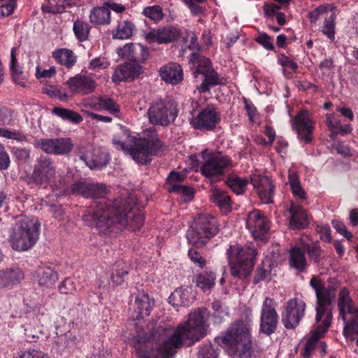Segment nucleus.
Instances as JSON below:
<instances>
[{"mask_svg": "<svg viewBox=\"0 0 358 358\" xmlns=\"http://www.w3.org/2000/svg\"><path fill=\"white\" fill-rule=\"evenodd\" d=\"M74 194H80L85 198H103L108 192L103 184H90L84 182H76L72 187Z\"/></svg>", "mask_w": 358, "mask_h": 358, "instance_id": "4be33fe9", "label": "nucleus"}, {"mask_svg": "<svg viewBox=\"0 0 358 358\" xmlns=\"http://www.w3.org/2000/svg\"><path fill=\"white\" fill-rule=\"evenodd\" d=\"M0 6V17H5L11 15L15 7L16 0H3L0 2H4Z\"/></svg>", "mask_w": 358, "mask_h": 358, "instance_id": "49530a36", "label": "nucleus"}, {"mask_svg": "<svg viewBox=\"0 0 358 358\" xmlns=\"http://www.w3.org/2000/svg\"><path fill=\"white\" fill-rule=\"evenodd\" d=\"M169 303L172 306H185L188 305L185 291L182 288L176 289L169 297Z\"/></svg>", "mask_w": 358, "mask_h": 358, "instance_id": "79ce46f5", "label": "nucleus"}, {"mask_svg": "<svg viewBox=\"0 0 358 358\" xmlns=\"http://www.w3.org/2000/svg\"><path fill=\"white\" fill-rule=\"evenodd\" d=\"M59 290L62 294H73L76 292L75 282L71 278L65 279L59 286Z\"/></svg>", "mask_w": 358, "mask_h": 358, "instance_id": "3c124183", "label": "nucleus"}, {"mask_svg": "<svg viewBox=\"0 0 358 358\" xmlns=\"http://www.w3.org/2000/svg\"><path fill=\"white\" fill-rule=\"evenodd\" d=\"M58 62L68 68L72 67L76 62V56L69 49H61L53 52Z\"/></svg>", "mask_w": 358, "mask_h": 358, "instance_id": "e433bc0d", "label": "nucleus"}, {"mask_svg": "<svg viewBox=\"0 0 358 358\" xmlns=\"http://www.w3.org/2000/svg\"><path fill=\"white\" fill-rule=\"evenodd\" d=\"M334 15L331 13L329 17L326 20L323 27L324 34L329 38H334Z\"/></svg>", "mask_w": 358, "mask_h": 358, "instance_id": "864d4df0", "label": "nucleus"}, {"mask_svg": "<svg viewBox=\"0 0 358 358\" xmlns=\"http://www.w3.org/2000/svg\"><path fill=\"white\" fill-rule=\"evenodd\" d=\"M38 285L43 288L52 287L58 280L57 273L48 267L38 271Z\"/></svg>", "mask_w": 358, "mask_h": 358, "instance_id": "f704fd0d", "label": "nucleus"}, {"mask_svg": "<svg viewBox=\"0 0 358 358\" xmlns=\"http://www.w3.org/2000/svg\"><path fill=\"white\" fill-rule=\"evenodd\" d=\"M128 274L127 269H120L117 270L115 274H113L111 276V280L113 283L116 285H122L124 281L126 276Z\"/></svg>", "mask_w": 358, "mask_h": 358, "instance_id": "6e6d98bb", "label": "nucleus"}, {"mask_svg": "<svg viewBox=\"0 0 358 358\" xmlns=\"http://www.w3.org/2000/svg\"><path fill=\"white\" fill-rule=\"evenodd\" d=\"M67 84L71 92L82 95L92 93L96 87V83L92 78L81 74L71 78Z\"/></svg>", "mask_w": 358, "mask_h": 358, "instance_id": "b1692460", "label": "nucleus"}, {"mask_svg": "<svg viewBox=\"0 0 358 358\" xmlns=\"http://www.w3.org/2000/svg\"><path fill=\"white\" fill-rule=\"evenodd\" d=\"M304 248L309 257L313 259L314 262L318 263L322 255V250L320 247L316 243H313L311 245L307 244Z\"/></svg>", "mask_w": 358, "mask_h": 358, "instance_id": "de8ad7c7", "label": "nucleus"}, {"mask_svg": "<svg viewBox=\"0 0 358 358\" xmlns=\"http://www.w3.org/2000/svg\"><path fill=\"white\" fill-rule=\"evenodd\" d=\"M314 122L307 110H301L292 121V129L296 132L299 138L305 143L312 141Z\"/></svg>", "mask_w": 358, "mask_h": 358, "instance_id": "dca6fc26", "label": "nucleus"}, {"mask_svg": "<svg viewBox=\"0 0 358 358\" xmlns=\"http://www.w3.org/2000/svg\"><path fill=\"white\" fill-rule=\"evenodd\" d=\"M90 26L88 22L76 20L73 23V31L79 41H85L88 38L90 31Z\"/></svg>", "mask_w": 358, "mask_h": 358, "instance_id": "58836bf2", "label": "nucleus"}, {"mask_svg": "<svg viewBox=\"0 0 358 358\" xmlns=\"http://www.w3.org/2000/svg\"><path fill=\"white\" fill-rule=\"evenodd\" d=\"M218 113L213 105H208L202 109L195 117H192L191 124L198 129H213L218 122Z\"/></svg>", "mask_w": 358, "mask_h": 358, "instance_id": "6ab92c4d", "label": "nucleus"}, {"mask_svg": "<svg viewBox=\"0 0 358 358\" xmlns=\"http://www.w3.org/2000/svg\"><path fill=\"white\" fill-rule=\"evenodd\" d=\"M39 227L36 217H17L8 238L12 248L24 251L31 248L38 239Z\"/></svg>", "mask_w": 358, "mask_h": 358, "instance_id": "20e7f679", "label": "nucleus"}, {"mask_svg": "<svg viewBox=\"0 0 358 358\" xmlns=\"http://www.w3.org/2000/svg\"><path fill=\"white\" fill-rule=\"evenodd\" d=\"M306 307V303L297 299H292L287 302L281 315L282 322L286 329H294L299 324Z\"/></svg>", "mask_w": 358, "mask_h": 358, "instance_id": "ddd939ff", "label": "nucleus"}, {"mask_svg": "<svg viewBox=\"0 0 358 358\" xmlns=\"http://www.w3.org/2000/svg\"><path fill=\"white\" fill-rule=\"evenodd\" d=\"M135 24L129 20H123L118 23L116 29L113 31V38L115 39H128L136 31Z\"/></svg>", "mask_w": 358, "mask_h": 358, "instance_id": "72a5a7b5", "label": "nucleus"}, {"mask_svg": "<svg viewBox=\"0 0 358 358\" xmlns=\"http://www.w3.org/2000/svg\"><path fill=\"white\" fill-rule=\"evenodd\" d=\"M129 139H132V137L129 135L124 134L122 137L115 136L113 139V143L117 149L128 152L131 143Z\"/></svg>", "mask_w": 358, "mask_h": 358, "instance_id": "a18cd8bd", "label": "nucleus"}, {"mask_svg": "<svg viewBox=\"0 0 358 358\" xmlns=\"http://www.w3.org/2000/svg\"><path fill=\"white\" fill-rule=\"evenodd\" d=\"M208 311L199 308L189 314L188 320L173 329L171 327H159L157 333L161 342L156 345L157 355L151 353L143 345H136V349L139 358H168L173 356L183 345H192L203 338L206 333Z\"/></svg>", "mask_w": 358, "mask_h": 358, "instance_id": "f257e3e1", "label": "nucleus"}, {"mask_svg": "<svg viewBox=\"0 0 358 358\" xmlns=\"http://www.w3.org/2000/svg\"><path fill=\"white\" fill-rule=\"evenodd\" d=\"M117 52L122 58L127 59L132 63L136 64L144 62L148 56L147 49L138 43H127L122 48H118Z\"/></svg>", "mask_w": 358, "mask_h": 358, "instance_id": "5701e85b", "label": "nucleus"}, {"mask_svg": "<svg viewBox=\"0 0 358 358\" xmlns=\"http://www.w3.org/2000/svg\"><path fill=\"white\" fill-rule=\"evenodd\" d=\"M331 223L333 227L347 239L350 240L352 238V234L347 230L345 225L343 222L335 220H332Z\"/></svg>", "mask_w": 358, "mask_h": 358, "instance_id": "5fc2aeb1", "label": "nucleus"}, {"mask_svg": "<svg viewBox=\"0 0 358 358\" xmlns=\"http://www.w3.org/2000/svg\"><path fill=\"white\" fill-rule=\"evenodd\" d=\"M15 52H16V48H13L10 51V71H12L13 74L20 75V73H22V71L18 68V62L16 59Z\"/></svg>", "mask_w": 358, "mask_h": 358, "instance_id": "bf43d9fd", "label": "nucleus"}, {"mask_svg": "<svg viewBox=\"0 0 358 358\" xmlns=\"http://www.w3.org/2000/svg\"><path fill=\"white\" fill-rule=\"evenodd\" d=\"M177 34L175 31L169 27H161L152 29L145 34V38L148 43H166L176 39Z\"/></svg>", "mask_w": 358, "mask_h": 358, "instance_id": "bb28decb", "label": "nucleus"}, {"mask_svg": "<svg viewBox=\"0 0 358 358\" xmlns=\"http://www.w3.org/2000/svg\"><path fill=\"white\" fill-rule=\"evenodd\" d=\"M129 142L128 152L134 160L142 164L150 162L152 155L157 154L162 148L155 130L152 129L145 131L140 138L132 137Z\"/></svg>", "mask_w": 358, "mask_h": 358, "instance_id": "423d86ee", "label": "nucleus"}, {"mask_svg": "<svg viewBox=\"0 0 358 358\" xmlns=\"http://www.w3.org/2000/svg\"><path fill=\"white\" fill-rule=\"evenodd\" d=\"M210 199L224 213L229 212L231 209V201L230 196L223 190L213 187L211 190Z\"/></svg>", "mask_w": 358, "mask_h": 358, "instance_id": "7c9ffc66", "label": "nucleus"}, {"mask_svg": "<svg viewBox=\"0 0 358 358\" xmlns=\"http://www.w3.org/2000/svg\"><path fill=\"white\" fill-rule=\"evenodd\" d=\"M0 136L8 138V139H15L17 141H22L23 137L20 135L19 132L13 131L6 129L0 127Z\"/></svg>", "mask_w": 358, "mask_h": 358, "instance_id": "0e129e2a", "label": "nucleus"}, {"mask_svg": "<svg viewBox=\"0 0 358 358\" xmlns=\"http://www.w3.org/2000/svg\"><path fill=\"white\" fill-rule=\"evenodd\" d=\"M10 164V158L8 155L5 150L4 147L0 145V169H6Z\"/></svg>", "mask_w": 358, "mask_h": 358, "instance_id": "e2e57ef3", "label": "nucleus"}, {"mask_svg": "<svg viewBox=\"0 0 358 358\" xmlns=\"http://www.w3.org/2000/svg\"><path fill=\"white\" fill-rule=\"evenodd\" d=\"M52 113L63 120L75 124H78L83 120V117L79 113L69 109L55 107L52 109Z\"/></svg>", "mask_w": 358, "mask_h": 358, "instance_id": "ea45409f", "label": "nucleus"}, {"mask_svg": "<svg viewBox=\"0 0 358 358\" xmlns=\"http://www.w3.org/2000/svg\"><path fill=\"white\" fill-rule=\"evenodd\" d=\"M142 67L136 63H125L120 65L115 71L113 76V80L115 83H120L122 80L134 79L135 76L141 74Z\"/></svg>", "mask_w": 358, "mask_h": 358, "instance_id": "393cba45", "label": "nucleus"}, {"mask_svg": "<svg viewBox=\"0 0 358 358\" xmlns=\"http://www.w3.org/2000/svg\"><path fill=\"white\" fill-rule=\"evenodd\" d=\"M14 155L19 160L26 162L29 159V150L25 148H16Z\"/></svg>", "mask_w": 358, "mask_h": 358, "instance_id": "338daca9", "label": "nucleus"}, {"mask_svg": "<svg viewBox=\"0 0 358 358\" xmlns=\"http://www.w3.org/2000/svg\"><path fill=\"white\" fill-rule=\"evenodd\" d=\"M80 158L90 169H101L109 161L108 155L101 149H95L89 146L85 151H80Z\"/></svg>", "mask_w": 358, "mask_h": 358, "instance_id": "aec40b11", "label": "nucleus"}, {"mask_svg": "<svg viewBox=\"0 0 358 358\" xmlns=\"http://www.w3.org/2000/svg\"><path fill=\"white\" fill-rule=\"evenodd\" d=\"M90 20L95 24H109L111 22L110 11L106 5L94 8L90 14Z\"/></svg>", "mask_w": 358, "mask_h": 358, "instance_id": "2f4dec72", "label": "nucleus"}, {"mask_svg": "<svg viewBox=\"0 0 358 358\" xmlns=\"http://www.w3.org/2000/svg\"><path fill=\"white\" fill-rule=\"evenodd\" d=\"M143 14L155 21L162 20L164 16L162 9L159 6L146 7L143 9Z\"/></svg>", "mask_w": 358, "mask_h": 358, "instance_id": "37998d69", "label": "nucleus"}, {"mask_svg": "<svg viewBox=\"0 0 358 358\" xmlns=\"http://www.w3.org/2000/svg\"><path fill=\"white\" fill-rule=\"evenodd\" d=\"M288 182L294 196L300 199H305L306 192L301 187L299 178L295 171H289Z\"/></svg>", "mask_w": 358, "mask_h": 358, "instance_id": "4c0bfd02", "label": "nucleus"}, {"mask_svg": "<svg viewBox=\"0 0 358 358\" xmlns=\"http://www.w3.org/2000/svg\"><path fill=\"white\" fill-rule=\"evenodd\" d=\"M289 264L295 269L302 271L307 266L305 252L299 248L294 247L290 250Z\"/></svg>", "mask_w": 358, "mask_h": 358, "instance_id": "c9c22d12", "label": "nucleus"}, {"mask_svg": "<svg viewBox=\"0 0 358 358\" xmlns=\"http://www.w3.org/2000/svg\"><path fill=\"white\" fill-rule=\"evenodd\" d=\"M109 66V62L104 57H96L90 61L88 68L94 71L105 69Z\"/></svg>", "mask_w": 358, "mask_h": 358, "instance_id": "8fccbe9b", "label": "nucleus"}, {"mask_svg": "<svg viewBox=\"0 0 358 358\" xmlns=\"http://www.w3.org/2000/svg\"><path fill=\"white\" fill-rule=\"evenodd\" d=\"M218 231L217 220L208 214H202L194 219L186 236L188 241L196 247H202Z\"/></svg>", "mask_w": 358, "mask_h": 358, "instance_id": "6e6552de", "label": "nucleus"}, {"mask_svg": "<svg viewBox=\"0 0 358 358\" xmlns=\"http://www.w3.org/2000/svg\"><path fill=\"white\" fill-rule=\"evenodd\" d=\"M250 182L264 203H273L275 186L268 176L254 174L250 176Z\"/></svg>", "mask_w": 358, "mask_h": 358, "instance_id": "a211bd4d", "label": "nucleus"}, {"mask_svg": "<svg viewBox=\"0 0 358 358\" xmlns=\"http://www.w3.org/2000/svg\"><path fill=\"white\" fill-rule=\"evenodd\" d=\"M317 231L320 234V237L322 240L326 242H330L331 240V230L329 226L322 225L317 226Z\"/></svg>", "mask_w": 358, "mask_h": 358, "instance_id": "680f3d73", "label": "nucleus"}, {"mask_svg": "<svg viewBox=\"0 0 358 358\" xmlns=\"http://www.w3.org/2000/svg\"><path fill=\"white\" fill-rule=\"evenodd\" d=\"M257 252L255 248L230 246L227 250V258L233 276L243 278L248 276L253 268Z\"/></svg>", "mask_w": 358, "mask_h": 358, "instance_id": "0eeeda50", "label": "nucleus"}, {"mask_svg": "<svg viewBox=\"0 0 358 358\" xmlns=\"http://www.w3.org/2000/svg\"><path fill=\"white\" fill-rule=\"evenodd\" d=\"M188 255L190 259L199 267H203L206 265V260L201 257V255L194 250H189Z\"/></svg>", "mask_w": 358, "mask_h": 358, "instance_id": "052dcab7", "label": "nucleus"}, {"mask_svg": "<svg viewBox=\"0 0 358 358\" xmlns=\"http://www.w3.org/2000/svg\"><path fill=\"white\" fill-rule=\"evenodd\" d=\"M327 125L330 130L333 131L341 127V122L334 115H329L327 117Z\"/></svg>", "mask_w": 358, "mask_h": 358, "instance_id": "774afa93", "label": "nucleus"}, {"mask_svg": "<svg viewBox=\"0 0 358 358\" xmlns=\"http://www.w3.org/2000/svg\"><path fill=\"white\" fill-rule=\"evenodd\" d=\"M289 227L292 229L305 228L308 224V215L300 206L292 204L289 208Z\"/></svg>", "mask_w": 358, "mask_h": 358, "instance_id": "c85d7f7f", "label": "nucleus"}, {"mask_svg": "<svg viewBox=\"0 0 358 358\" xmlns=\"http://www.w3.org/2000/svg\"><path fill=\"white\" fill-rule=\"evenodd\" d=\"M246 225L255 239L265 240L267 238L269 223L262 212L254 210L248 215Z\"/></svg>", "mask_w": 358, "mask_h": 358, "instance_id": "2eb2a0df", "label": "nucleus"}, {"mask_svg": "<svg viewBox=\"0 0 358 358\" xmlns=\"http://www.w3.org/2000/svg\"><path fill=\"white\" fill-rule=\"evenodd\" d=\"M212 308L213 310V315L215 320V322H221V321L228 315L226 308L220 301L213 302Z\"/></svg>", "mask_w": 358, "mask_h": 358, "instance_id": "c03bdc74", "label": "nucleus"}, {"mask_svg": "<svg viewBox=\"0 0 358 358\" xmlns=\"http://www.w3.org/2000/svg\"><path fill=\"white\" fill-rule=\"evenodd\" d=\"M38 146L47 154L62 155L69 153L73 144L69 138H56L41 139Z\"/></svg>", "mask_w": 358, "mask_h": 358, "instance_id": "f3484780", "label": "nucleus"}, {"mask_svg": "<svg viewBox=\"0 0 358 358\" xmlns=\"http://www.w3.org/2000/svg\"><path fill=\"white\" fill-rule=\"evenodd\" d=\"M159 76L167 83L176 85L183 79L182 67L176 63H169L160 68Z\"/></svg>", "mask_w": 358, "mask_h": 358, "instance_id": "a878e982", "label": "nucleus"}, {"mask_svg": "<svg viewBox=\"0 0 358 358\" xmlns=\"http://www.w3.org/2000/svg\"><path fill=\"white\" fill-rule=\"evenodd\" d=\"M24 278L22 271L17 267L0 270V288L19 283Z\"/></svg>", "mask_w": 358, "mask_h": 358, "instance_id": "cd10ccee", "label": "nucleus"}, {"mask_svg": "<svg viewBox=\"0 0 358 358\" xmlns=\"http://www.w3.org/2000/svg\"><path fill=\"white\" fill-rule=\"evenodd\" d=\"M56 175L53 162L48 157H41L34 166L30 181L36 185L46 187L56 178Z\"/></svg>", "mask_w": 358, "mask_h": 358, "instance_id": "f8f14e48", "label": "nucleus"}, {"mask_svg": "<svg viewBox=\"0 0 358 358\" xmlns=\"http://www.w3.org/2000/svg\"><path fill=\"white\" fill-rule=\"evenodd\" d=\"M255 41L267 50H272L274 48L272 38L266 33L259 32Z\"/></svg>", "mask_w": 358, "mask_h": 358, "instance_id": "09e8293b", "label": "nucleus"}, {"mask_svg": "<svg viewBox=\"0 0 358 358\" xmlns=\"http://www.w3.org/2000/svg\"><path fill=\"white\" fill-rule=\"evenodd\" d=\"M178 111L175 101L168 99H159L152 103L148 109L149 121L153 124L169 126L175 121Z\"/></svg>", "mask_w": 358, "mask_h": 358, "instance_id": "9d476101", "label": "nucleus"}, {"mask_svg": "<svg viewBox=\"0 0 358 358\" xmlns=\"http://www.w3.org/2000/svg\"><path fill=\"white\" fill-rule=\"evenodd\" d=\"M104 5L109 8V10H113L116 13H122L126 10V6L121 3H115L112 1H108L104 3Z\"/></svg>", "mask_w": 358, "mask_h": 358, "instance_id": "69168bd1", "label": "nucleus"}, {"mask_svg": "<svg viewBox=\"0 0 358 358\" xmlns=\"http://www.w3.org/2000/svg\"><path fill=\"white\" fill-rule=\"evenodd\" d=\"M278 315L275 310V302L273 299L266 297L262 304L260 315V331L270 335L277 327Z\"/></svg>", "mask_w": 358, "mask_h": 358, "instance_id": "4468645a", "label": "nucleus"}, {"mask_svg": "<svg viewBox=\"0 0 358 358\" xmlns=\"http://www.w3.org/2000/svg\"><path fill=\"white\" fill-rule=\"evenodd\" d=\"M190 61L197 64L193 73L197 80H201V84L196 85L199 92L205 93L213 87L225 84L226 80L214 70L209 59L194 52L191 55Z\"/></svg>", "mask_w": 358, "mask_h": 358, "instance_id": "1a4fd4ad", "label": "nucleus"}, {"mask_svg": "<svg viewBox=\"0 0 358 358\" xmlns=\"http://www.w3.org/2000/svg\"><path fill=\"white\" fill-rule=\"evenodd\" d=\"M13 112L5 107L0 108V124H8L12 120Z\"/></svg>", "mask_w": 358, "mask_h": 358, "instance_id": "4d7b16f0", "label": "nucleus"}, {"mask_svg": "<svg viewBox=\"0 0 358 358\" xmlns=\"http://www.w3.org/2000/svg\"><path fill=\"white\" fill-rule=\"evenodd\" d=\"M169 191L171 192L182 193L187 196H190L194 193L191 188L179 184H172L171 187H169Z\"/></svg>", "mask_w": 358, "mask_h": 358, "instance_id": "13d9d810", "label": "nucleus"}, {"mask_svg": "<svg viewBox=\"0 0 358 358\" xmlns=\"http://www.w3.org/2000/svg\"><path fill=\"white\" fill-rule=\"evenodd\" d=\"M201 172L205 177L212 180H218L225 170L231 166V161L228 157L220 154H214L204 150L201 152Z\"/></svg>", "mask_w": 358, "mask_h": 358, "instance_id": "9b49d317", "label": "nucleus"}, {"mask_svg": "<svg viewBox=\"0 0 358 358\" xmlns=\"http://www.w3.org/2000/svg\"><path fill=\"white\" fill-rule=\"evenodd\" d=\"M310 284L315 292L317 299L315 320L317 324L306 344L305 350L307 352L313 349L315 343L324 335L331 324V310L336 292L334 286L324 287L316 277H313L310 279Z\"/></svg>", "mask_w": 358, "mask_h": 358, "instance_id": "7ed1b4c3", "label": "nucleus"}, {"mask_svg": "<svg viewBox=\"0 0 358 358\" xmlns=\"http://www.w3.org/2000/svg\"><path fill=\"white\" fill-rule=\"evenodd\" d=\"M226 184L234 193L241 194L245 192L248 180L237 176H231L227 180Z\"/></svg>", "mask_w": 358, "mask_h": 358, "instance_id": "a19ab883", "label": "nucleus"}, {"mask_svg": "<svg viewBox=\"0 0 358 358\" xmlns=\"http://www.w3.org/2000/svg\"><path fill=\"white\" fill-rule=\"evenodd\" d=\"M131 298L134 299V303L131 304L134 310L132 315L134 320H138L150 315L154 301L150 299L146 293L139 292L132 295Z\"/></svg>", "mask_w": 358, "mask_h": 358, "instance_id": "412c9836", "label": "nucleus"}, {"mask_svg": "<svg viewBox=\"0 0 358 358\" xmlns=\"http://www.w3.org/2000/svg\"><path fill=\"white\" fill-rule=\"evenodd\" d=\"M199 358H217V352L211 345H204L199 352Z\"/></svg>", "mask_w": 358, "mask_h": 358, "instance_id": "603ef678", "label": "nucleus"}, {"mask_svg": "<svg viewBox=\"0 0 358 358\" xmlns=\"http://www.w3.org/2000/svg\"><path fill=\"white\" fill-rule=\"evenodd\" d=\"M251 327L250 320L236 321L230 325L223 336L215 340L233 352L248 351L252 345Z\"/></svg>", "mask_w": 358, "mask_h": 358, "instance_id": "39448f33", "label": "nucleus"}, {"mask_svg": "<svg viewBox=\"0 0 358 358\" xmlns=\"http://www.w3.org/2000/svg\"><path fill=\"white\" fill-rule=\"evenodd\" d=\"M134 198L102 202H94L85 212L83 220L86 225L97 228L106 233L113 227H128L131 230L140 228L144 222L143 215L136 208Z\"/></svg>", "mask_w": 358, "mask_h": 358, "instance_id": "f03ea898", "label": "nucleus"}, {"mask_svg": "<svg viewBox=\"0 0 358 358\" xmlns=\"http://www.w3.org/2000/svg\"><path fill=\"white\" fill-rule=\"evenodd\" d=\"M94 108L98 111H107L111 115L117 116L120 113L119 105L108 96H100L94 103Z\"/></svg>", "mask_w": 358, "mask_h": 358, "instance_id": "c756f323", "label": "nucleus"}, {"mask_svg": "<svg viewBox=\"0 0 358 358\" xmlns=\"http://www.w3.org/2000/svg\"><path fill=\"white\" fill-rule=\"evenodd\" d=\"M216 280L215 274L211 271H203L194 278L193 281L196 287L203 292L210 290L215 285Z\"/></svg>", "mask_w": 358, "mask_h": 358, "instance_id": "473e14b6", "label": "nucleus"}]
</instances>
